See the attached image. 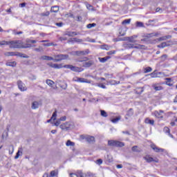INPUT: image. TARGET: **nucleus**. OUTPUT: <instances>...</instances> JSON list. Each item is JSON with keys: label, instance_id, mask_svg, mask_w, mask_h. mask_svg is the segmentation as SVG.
<instances>
[{"label": "nucleus", "instance_id": "obj_1", "mask_svg": "<svg viewBox=\"0 0 177 177\" xmlns=\"http://www.w3.org/2000/svg\"><path fill=\"white\" fill-rule=\"evenodd\" d=\"M47 66L51 67V68H55L57 70L60 68H68L71 70V71H75V73H81L82 71H84V69L82 68L74 66L71 64L63 65V64H53L52 62H49L47 63Z\"/></svg>", "mask_w": 177, "mask_h": 177}, {"label": "nucleus", "instance_id": "obj_2", "mask_svg": "<svg viewBox=\"0 0 177 177\" xmlns=\"http://www.w3.org/2000/svg\"><path fill=\"white\" fill-rule=\"evenodd\" d=\"M8 45L11 49H27V48H31L32 46L30 44L24 45L23 41L20 40L10 41Z\"/></svg>", "mask_w": 177, "mask_h": 177}, {"label": "nucleus", "instance_id": "obj_3", "mask_svg": "<svg viewBox=\"0 0 177 177\" xmlns=\"http://www.w3.org/2000/svg\"><path fill=\"white\" fill-rule=\"evenodd\" d=\"M108 146L114 147H124L125 146V144L122 142L114 140H108Z\"/></svg>", "mask_w": 177, "mask_h": 177}, {"label": "nucleus", "instance_id": "obj_4", "mask_svg": "<svg viewBox=\"0 0 177 177\" xmlns=\"http://www.w3.org/2000/svg\"><path fill=\"white\" fill-rule=\"evenodd\" d=\"M67 59H68V55L59 54L54 56L53 62L57 63L62 60H67Z\"/></svg>", "mask_w": 177, "mask_h": 177}, {"label": "nucleus", "instance_id": "obj_5", "mask_svg": "<svg viewBox=\"0 0 177 177\" xmlns=\"http://www.w3.org/2000/svg\"><path fill=\"white\" fill-rule=\"evenodd\" d=\"M89 53H91L89 49L72 52V55L74 56H86V55H89Z\"/></svg>", "mask_w": 177, "mask_h": 177}, {"label": "nucleus", "instance_id": "obj_6", "mask_svg": "<svg viewBox=\"0 0 177 177\" xmlns=\"http://www.w3.org/2000/svg\"><path fill=\"white\" fill-rule=\"evenodd\" d=\"M124 46L126 49H143V48H145L144 45L138 44L137 46H135V44H124Z\"/></svg>", "mask_w": 177, "mask_h": 177}, {"label": "nucleus", "instance_id": "obj_7", "mask_svg": "<svg viewBox=\"0 0 177 177\" xmlns=\"http://www.w3.org/2000/svg\"><path fill=\"white\" fill-rule=\"evenodd\" d=\"M152 115H154L156 118H160L161 120H162L164 118V111H155L154 112H153Z\"/></svg>", "mask_w": 177, "mask_h": 177}, {"label": "nucleus", "instance_id": "obj_8", "mask_svg": "<svg viewBox=\"0 0 177 177\" xmlns=\"http://www.w3.org/2000/svg\"><path fill=\"white\" fill-rule=\"evenodd\" d=\"M74 82H80V83H85V84H91V81L84 78V77H75L73 79Z\"/></svg>", "mask_w": 177, "mask_h": 177}, {"label": "nucleus", "instance_id": "obj_9", "mask_svg": "<svg viewBox=\"0 0 177 177\" xmlns=\"http://www.w3.org/2000/svg\"><path fill=\"white\" fill-rule=\"evenodd\" d=\"M151 147L153 150L156 151V153H167V151L162 148H160L154 144L151 145Z\"/></svg>", "mask_w": 177, "mask_h": 177}, {"label": "nucleus", "instance_id": "obj_10", "mask_svg": "<svg viewBox=\"0 0 177 177\" xmlns=\"http://www.w3.org/2000/svg\"><path fill=\"white\" fill-rule=\"evenodd\" d=\"M17 85H18L19 89L21 92H24L27 91V87L26 86V84H24V83H23V82H21V80H18Z\"/></svg>", "mask_w": 177, "mask_h": 177}, {"label": "nucleus", "instance_id": "obj_11", "mask_svg": "<svg viewBox=\"0 0 177 177\" xmlns=\"http://www.w3.org/2000/svg\"><path fill=\"white\" fill-rule=\"evenodd\" d=\"M70 122H66L65 123H63L62 124L59 125V128L62 129V131H68L70 129Z\"/></svg>", "mask_w": 177, "mask_h": 177}, {"label": "nucleus", "instance_id": "obj_12", "mask_svg": "<svg viewBox=\"0 0 177 177\" xmlns=\"http://www.w3.org/2000/svg\"><path fill=\"white\" fill-rule=\"evenodd\" d=\"M144 160L147 161V162H158V159L153 158L152 157H150V156H146L144 157Z\"/></svg>", "mask_w": 177, "mask_h": 177}, {"label": "nucleus", "instance_id": "obj_13", "mask_svg": "<svg viewBox=\"0 0 177 177\" xmlns=\"http://www.w3.org/2000/svg\"><path fill=\"white\" fill-rule=\"evenodd\" d=\"M152 88L154 89V91H162L164 89V87L160 85V83H154L152 84Z\"/></svg>", "mask_w": 177, "mask_h": 177}, {"label": "nucleus", "instance_id": "obj_14", "mask_svg": "<svg viewBox=\"0 0 177 177\" xmlns=\"http://www.w3.org/2000/svg\"><path fill=\"white\" fill-rule=\"evenodd\" d=\"M71 177H84V173L81 171H77L76 174L71 173L70 174Z\"/></svg>", "mask_w": 177, "mask_h": 177}, {"label": "nucleus", "instance_id": "obj_15", "mask_svg": "<svg viewBox=\"0 0 177 177\" xmlns=\"http://www.w3.org/2000/svg\"><path fill=\"white\" fill-rule=\"evenodd\" d=\"M23 156V148L22 147H19L16 156H15V160H17V158H19V157Z\"/></svg>", "mask_w": 177, "mask_h": 177}, {"label": "nucleus", "instance_id": "obj_16", "mask_svg": "<svg viewBox=\"0 0 177 177\" xmlns=\"http://www.w3.org/2000/svg\"><path fill=\"white\" fill-rule=\"evenodd\" d=\"M32 110H37V109H39V102L38 101H34L32 103Z\"/></svg>", "mask_w": 177, "mask_h": 177}, {"label": "nucleus", "instance_id": "obj_17", "mask_svg": "<svg viewBox=\"0 0 177 177\" xmlns=\"http://www.w3.org/2000/svg\"><path fill=\"white\" fill-rule=\"evenodd\" d=\"M165 84L168 86H173L174 84H172V78L170 77H167L165 79Z\"/></svg>", "mask_w": 177, "mask_h": 177}, {"label": "nucleus", "instance_id": "obj_18", "mask_svg": "<svg viewBox=\"0 0 177 177\" xmlns=\"http://www.w3.org/2000/svg\"><path fill=\"white\" fill-rule=\"evenodd\" d=\"M41 60H47L50 62V60L53 61V57L48 56V55H43L40 57Z\"/></svg>", "mask_w": 177, "mask_h": 177}, {"label": "nucleus", "instance_id": "obj_19", "mask_svg": "<svg viewBox=\"0 0 177 177\" xmlns=\"http://www.w3.org/2000/svg\"><path fill=\"white\" fill-rule=\"evenodd\" d=\"M56 117H57V111H55V112L53 113L51 118L50 120H48L47 122L48 123L50 122L52 120L55 121V120H56Z\"/></svg>", "mask_w": 177, "mask_h": 177}, {"label": "nucleus", "instance_id": "obj_20", "mask_svg": "<svg viewBox=\"0 0 177 177\" xmlns=\"http://www.w3.org/2000/svg\"><path fill=\"white\" fill-rule=\"evenodd\" d=\"M65 35L68 37H75V35H78V33L77 32L68 31L65 33Z\"/></svg>", "mask_w": 177, "mask_h": 177}, {"label": "nucleus", "instance_id": "obj_21", "mask_svg": "<svg viewBox=\"0 0 177 177\" xmlns=\"http://www.w3.org/2000/svg\"><path fill=\"white\" fill-rule=\"evenodd\" d=\"M144 91L145 88L143 87H137L136 88V93H137L138 95H140L143 93Z\"/></svg>", "mask_w": 177, "mask_h": 177}, {"label": "nucleus", "instance_id": "obj_22", "mask_svg": "<svg viewBox=\"0 0 177 177\" xmlns=\"http://www.w3.org/2000/svg\"><path fill=\"white\" fill-rule=\"evenodd\" d=\"M109 59H111V57L110 56H107V57H99V60L100 62V63H106Z\"/></svg>", "mask_w": 177, "mask_h": 177}, {"label": "nucleus", "instance_id": "obj_23", "mask_svg": "<svg viewBox=\"0 0 177 177\" xmlns=\"http://www.w3.org/2000/svg\"><path fill=\"white\" fill-rule=\"evenodd\" d=\"M86 140H87L88 143H93V142H95V137L88 136L86 138Z\"/></svg>", "mask_w": 177, "mask_h": 177}, {"label": "nucleus", "instance_id": "obj_24", "mask_svg": "<svg viewBox=\"0 0 177 177\" xmlns=\"http://www.w3.org/2000/svg\"><path fill=\"white\" fill-rule=\"evenodd\" d=\"M93 61H88L87 62H84L83 67H91V66H93Z\"/></svg>", "mask_w": 177, "mask_h": 177}, {"label": "nucleus", "instance_id": "obj_25", "mask_svg": "<svg viewBox=\"0 0 177 177\" xmlns=\"http://www.w3.org/2000/svg\"><path fill=\"white\" fill-rule=\"evenodd\" d=\"M50 12H52L53 13H57V12H59V6H55L51 7Z\"/></svg>", "mask_w": 177, "mask_h": 177}, {"label": "nucleus", "instance_id": "obj_26", "mask_svg": "<svg viewBox=\"0 0 177 177\" xmlns=\"http://www.w3.org/2000/svg\"><path fill=\"white\" fill-rule=\"evenodd\" d=\"M120 81L110 80L108 82L107 85H118Z\"/></svg>", "mask_w": 177, "mask_h": 177}, {"label": "nucleus", "instance_id": "obj_27", "mask_svg": "<svg viewBox=\"0 0 177 177\" xmlns=\"http://www.w3.org/2000/svg\"><path fill=\"white\" fill-rule=\"evenodd\" d=\"M169 38H172V36L171 35L163 36L158 39V41H166V39H169Z\"/></svg>", "mask_w": 177, "mask_h": 177}, {"label": "nucleus", "instance_id": "obj_28", "mask_svg": "<svg viewBox=\"0 0 177 177\" xmlns=\"http://www.w3.org/2000/svg\"><path fill=\"white\" fill-rule=\"evenodd\" d=\"M66 146L68 147H74L75 146V143L74 142H71V140H68L66 143Z\"/></svg>", "mask_w": 177, "mask_h": 177}, {"label": "nucleus", "instance_id": "obj_29", "mask_svg": "<svg viewBox=\"0 0 177 177\" xmlns=\"http://www.w3.org/2000/svg\"><path fill=\"white\" fill-rule=\"evenodd\" d=\"M145 124H150V125H154V120L146 118L145 120Z\"/></svg>", "mask_w": 177, "mask_h": 177}, {"label": "nucleus", "instance_id": "obj_30", "mask_svg": "<svg viewBox=\"0 0 177 177\" xmlns=\"http://www.w3.org/2000/svg\"><path fill=\"white\" fill-rule=\"evenodd\" d=\"M17 53L15 52H7L5 53V56H17Z\"/></svg>", "mask_w": 177, "mask_h": 177}, {"label": "nucleus", "instance_id": "obj_31", "mask_svg": "<svg viewBox=\"0 0 177 177\" xmlns=\"http://www.w3.org/2000/svg\"><path fill=\"white\" fill-rule=\"evenodd\" d=\"M9 154L12 155L15 152V147H13V145H11L9 146Z\"/></svg>", "mask_w": 177, "mask_h": 177}, {"label": "nucleus", "instance_id": "obj_32", "mask_svg": "<svg viewBox=\"0 0 177 177\" xmlns=\"http://www.w3.org/2000/svg\"><path fill=\"white\" fill-rule=\"evenodd\" d=\"M84 40L82 39H78V38H71V42H83Z\"/></svg>", "mask_w": 177, "mask_h": 177}, {"label": "nucleus", "instance_id": "obj_33", "mask_svg": "<svg viewBox=\"0 0 177 177\" xmlns=\"http://www.w3.org/2000/svg\"><path fill=\"white\" fill-rule=\"evenodd\" d=\"M169 44L167 42H162V44L158 46V48H165V46H169Z\"/></svg>", "mask_w": 177, "mask_h": 177}, {"label": "nucleus", "instance_id": "obj_34", "mask_svg": "<svg viewBox=\"0 0 177 177\" xmlns=\"http://www.w3.org/2000/svg\"><path fill=\"white\" fill-rule=\"evenodd\" d=\"M16 62H7L6 66L9 67H16Z\"/></svg>", "mask_w": 177, "mask_h": 177}, {"label": "nucleus", "instance_id": "obj_35", "mask_svg": "<svg viewBox=\"0 0 177 177\" xmlns=\"http://www.w3.org/2000/svg\"><path fill=\"white\" fill-rule=\"evenodd\" d=\"M151 71H153V69L150 66H148L144 69L145 74H147V73H151Z\"/></svg>", "mask_w": 177, "mask_h": 177}, {"label": "nucleus", "instance_id": "obj_36", "mask_svg": "<svg viewBox=\"0 0 177 177\" xmlns=\"http://www.w3.org/2000/svg\"><path fill=\"white\" fill-rule=\"evenodd\" d=\"M151 78H160V76H158L157 73L156 71L149 74Z\"/></svg>", "mask_w": 177, "mask_h": 177}, {"label": "nucleus", "instance_id": "obj_37", "mask_svg": "<svg viewBox=\"0 0 177 177\" xmlns=\"http://www.w3.org/2000/svg\"><path fill=\"white\" fill-rule=\"evenodd\" d=\"M46 83L47 84V85H48L49 86H53V85L55 84V82L54 81H52L50 80H47L46 81Z\"/></svg>", "mask_w": 177, "mask_h": 177}, {"label": "nucleus", "instance_id": "obj_38", "mask_svg": "<svg viewBox=\"0 0 177 177\" xmlns=\"http://www.w3.org/2000/svg\"><path fill=\"white\" fill-rule=\"evenodd\" d=\"M120 120H121V116H118L116 118H113L111 120V122H113V124H117L118 122L120 121Z\"/></svg>", "mask_w": 177, "mask_h": 177}, {"label": "nucleus", "instance_id": "obj_39", "mask_svg": "<svg viewBox=\"0 0 177 177\" xmlns=\"http://www.w3.org/2000/svg\"><path fill=\"white\" fill-rule=\"evenodd\" d=\"M17 56H19V57H24V59H28V56L21 53H17Z\"/></svg>", "mask_w": 177, "mask_h": 177}, {"label": "nucleus", "instance_id": "obj_40", "mask_svg": "<svg viewBox=\"0 0 177 177\" xmlns=\"http://www.w3.org/2000/svg\"><path fill=\"white\" fill-rule=\"evenodd\" d=\"M127 115H128L129 117H132V115H133V109H130L127 113Z\"/></svg>", "mask_w": 177, "mask_h": 177}, {"label": "nucleus", "instance_id": "obj_41", "mask_svg": "<svg viewBox=\"0 0 177 177\" xmlns=\"http://www.w3.org/2000/svg\"><path fill=\"white\" fill-rule=\"evenodd\" d=\"M131 150H132V151H135L136 153H140V150H139L138 146H133L131 148Z\"/></svg>", "mask_w": 177, "mask_h": 177}, {"label": "nucleus", "instance_id": "obj_42", "mask_svg": "<svg viewBox=\"0 0 177 177\" xmlns=\"http://www.w3.org/2000/svg\"><path fill=\"white\" fill-rule=\"evenodd\" d=\"M57 176V171L54 170V171H50V176L54 177V176Z\"/></svg>", "mask_w": 177, "mask_h": 177}, {"label": "nucleus", "instance_id": "obj_43", "mask_svg": "<svg viewBox=\"0 0 177 177\" xmlns=\"http://www.w3.org/2000/svg\"><path fill=\"white\" fill-rule=\"evenodd\" d=\"M158 77H160L159 78H162L164 77H167V75H165V73H162V72H158L157 73Z\"/></svg>", "mask_w": 177, "mask_h": 177}, {"label": "nucleus", "instance_id": "obj_44", "mask_svg": "<svg viewBox=\"0 0 177 177\" xmlns=\"http://www.w3.org/2000/svg\"><path fill=\"white\" fill-rule=\"evenodd\" d=\"M127 41L131 42L132 44H135V42H137V41L135 39H133V37H127Z\"/></svg>", "mask_w": 177, "mask_h": 177}, {"label": "nucleus", "instance_id": "obj_45", "mask_svg": "<svg viewBox=\"0 0 177 177\" xmlns=\"http://www.w3.org/2000/svg\"><path fill=\"white\" fill-rule=\"evenodd\" d=\"M87 28H92L93 27H96V24L95 23H93V24H88L87 26H86Z\"/></svg>", "mask_w": 177, "mask_h": 177}, {"label": "nucleus", "instance_id": "obj_46", "mask_svg": "<svg viewBox=\"0 0 177 177\" xmlns=\"http://www.w3.org/2000/svg\"><path fill=\"white\" fill-rule=\"evenodd\" d=\"M157 33H150L147 35V38H151L152 37H157Z\"/></svg>", "mask_w": 177, "mask_h": 177}, {"label": "nucleus", "instance_id": "obj_47", "mask_svg": "<svg viewBox=\"0 0 177 177\" xmlns=\"http://www.w3.org/2000/svg\"><path fill=\"white\" fill-rule=\"evenodd\" d=\"M126 33L127 30L120 29V35H121V37H124V35H125Z\"/></svg>", "mask_w": 177, "mask_h": 177}, {"label": "nucleus", "instance_id": "obj_48", "mask_svg": "<svg viewBox=\"0 0 177 177\" xmlns=\"http://www.w3.org/2000/svg\"><path fill=\"white\" fill-rule=\"evenodd\" d=\"M131 19H125L122 22V24H130Z\"/></svg>", "mask_w": 177, "mask_h": 177}, {"label": "nucleus", "instance_id": "obj_49", "mask_svg": "<svg viewBox=\"0 0 177 177\" xmlns=\"http://www.w3.org/2000/svg\"><path fill=\"white\" fill-rule=\"evenodd\" d=\"M101 48H102V49H104V50H109V49H110V47H109V46L108 45H102V46H101Z\"/></svg>", "mask_w": 177, "mask_h": 177}, {"label": "nucleus", "instance_id": "obj_50", "mask_svg": "<svg viewBox=\"0 0 177 177\" xmlns=\"http://www.w3.org/2000/svg\"><path fill=\"white\" fill-rule=\"evenodd\" d=\"M61 122H61L60 119H58V120H57L56 122L54 123V125H55V127H59V125H60Z\"/></svg>", "mask_w": 177, "mask_h": 177}, {"label": "nucleus", "instance_id": "obj_51", "mask_svg": "<svg viewBox=\"0 0 177 177\" xmlns=\"http://www.w3.org/2000/svg\"><path fill=\"white\" fill-rule=\"evenodd\" d=\"M27 44H37V41L35 40H31V39H26Z\"/></svg>", "mask_w": 177, "mask_h": 177}, {"label": "nucleus", "instance_id": "obj_52", "mask_svg": "<svg viewBox=\"0 0 177 177\" xmlns=\"http://www.w3.org/2000/svg\"><path fill=\"white\" fill-rule=\"evenodd\" d=\"M101 115L102 117H107V113L105 111L101 110Z\"/></svg>", "mask_w": 177, "mask_h": 177}, {"label": "nucleus", "instance_id": "obj_53", "mask_svg": "<svg viewBox=\"0 0 177 177\" xmlns=\"http://www.w3.org/2000/svg\"><path fill=\"white\" fill-rule=\"evenodd\" d=\"M97 86H99V88H102V89H106V86L103 84H98Z\"/></svg>", "mask_w": 177, "mask_h": 177}, {"label": "nucleus", "instance_id": "obj_54", "mask_svg": "<svg viewBox=\"0 0 177 177\" xmlns=\"http://www.w3.org/2000/svg\"><path fill=\"white\" fill-rule=\"evenodd\" d=\"M86 8H87V9H88V10H93V7L91 4H86Z\"/></svg>", "mask_w": 177, "mask_h": 177}, {"label": "nucleus", "instance_id": "obj_55", "mask_svg": "<svg viewBox=\"0 0 177 177\" xmlns=\"http://www.w3.org/2000/svg\"><path fill=\"white\" fill-rule=\"evenodd\" d=\"M136 26L137 27H143V23L137 21L136 22Z\"/></svg>", "mask_w": 177, "mask_h": 177}, {"label": "nucleus", "instance_id": "obj_56", "mask_svg": "<svg viewBox=\"0 0 177 177\" xmlns=\"http://www.w3.org/2000/svg\"><path fill=\"white\" fill-rule=\"evenodd\" d=\"M1 46H3V45H9V41H6L5 40H3L1 41Z\"/></svg>", "mask_w": 177, "mask_h": 177}, {"label": "nucleus", "instance_id": "obj_57", "mask_svg": "<svg viewBox=\"0 0 177 177\" xmlns=\"http://www.w3.org/2000/svg\"><path fill=\"white\" fill-rule=\"evenodd\" d=\"M97 164H98V165H101V164H103V160L102 159L97 160Z\"/></svg>", "mask_w": 177, "mask_h": 177}, {"label": "nucleus", "instance_id": "obj_58", "mask_svg": "<svg viewBox=\"0 0 177 177\" xmlns=\"http://www.w3.org/2000/svg\"><path fill=\"white\" fill-rule=\"evenodd\" d=\"M44 46H53V43L44 44Z\"/></svg>", "mask_w": 177, "mask_h": 177}, {"label": "nucleus", "instance_id": "obj_59", "mask_svg": "<svg viewBox=\"0 0 177 177\" xmlns=\"http://www.w3.org/2000/svg\"><path fill=\"white\" fill-rule=\"evenodd\" d=\"M66 120H67V117L66 116H62L59 118V120L62 121H66Z\"/></svg>", "mask_w": 177, "mask_h": 177}, {"label": "nucleus", "instance_id": "obj_60", "mask_svg": "<svg viewBox=\"0 0 177 177\" xmlns=\"http://www.w3.org/2000/svg\"><path fill=\"white\" fill-rule=\"evenodd\" d=\"M107 55H115V50H111L107 53Z\"/></svg>", "mask_w": 177, "mask_h": 177}, {"label": "nucleus", "instance_id": "obj_61", "mask_svg": "<svg viewBox=\"0 0 177 177\" xmlns=\"http://www.w3.org/2000/svg\"><path fill=\"white\" fill-rule=\"evenodd\" d=\"M55 25H57V27H63V23L62 22L56 23Z\"/></svg>", "mask_w": 177, "mask_h": 177}, {"label": "nucleus", "instance_id": "obj_62", "mask_svg": "<svg viewBox=\"0 0 177 177\" xmlns=\"http://www.w3.org/2000/svg\"><path fill=\"white\" fill-rule=\"evenodd\" d=\"M105 77H108V78H113V75H109L108 73L104 74Z\"/></svg>", "mask_w": 177, "mask_h": 177}, {"label": "nucleus", "instance_id": "obj_63", "mask_svg": "<svg viewBox=\"0 0 177 177\" xmlns=\"http://www.w3.org/2000/svg\"><path fill=\"white\" fill-rule=\"evenodd\" d=\"M164 131H165V132H167V133H169V128L165 127Z\"/></svg>", "mask_w": 177, "mask_h": 177}, {"label": "nucleus", "instance_id": "obj_64", "mask_svg": "<svg viewBox=\"0 0 177 177\" xmlns=\"http://www.w3.org/2000/svg\"><path fill=\"white\" fill-rule=\"evenodd\" d=\"M167 55H163L162 57H161V59L162 60H165V59H167Z\"/></svg>", "mask_w": 177, "mask_h": 177}]
</instances>
